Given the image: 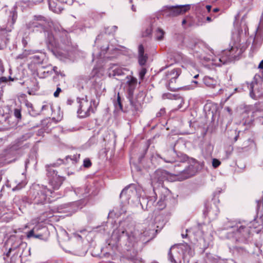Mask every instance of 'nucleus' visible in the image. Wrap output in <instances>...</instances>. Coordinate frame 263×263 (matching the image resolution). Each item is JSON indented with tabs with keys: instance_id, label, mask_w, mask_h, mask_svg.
Instances as JSON below:
<instances>
[{
	"instance_id": "2f4dec72",
	"label": "nucleus",
	"mask_w": 263,
	"mask_h": 263,
	"mask_svg": "<svg viewBox=\"0 0 263 263\" xmlns=\"http://www.w3.org/2000/svg\"><path fill=\"white\" fill-rule=\"evenodd\" d=\"M146 70L145 68H142L139 72V77L142 79L146 73Z\"/></svg>"
},
{
	"instance_id": "3c124183",
	"label": "nucleus",
	"mask_w": 263,
	"mask_h": 263,
	"mask_svg": "<svg viewBox=\"0 0 263 263\" xmlns=\"http://www.w3.org/2000/svg\"><path fill=\"white\" fill-rule=\"evenodd\" d=\"M182 237L183 238H186L187 237V234H182Z\"/></svg>"
},
{
	"instance_id": "5701e85b",
	"label": "nucleus",
	"mask_w": 263,
	"mask_h": 263,
	"mask_svg": "<svg viewBox=\"0 0 263 263\" xmlns=\"http://www.w3.org/2000/svg\"><path fill=\"white\" fill-rule=\"evenodd\" d=\"M147 57L144 54L139 55V63L140 65H143L146 62Z\"/></svg>"
},
{
	"instance_id": "bf43d9fd",
	"label": "nucleus",
	"mask_w": 263,
	"mask_h": 263,
	"mask_svg": "<svg viewBox=\"0 0 263 263\" xmlns=\"http://www.w3.org/2000/svg\"><path fill=\"white\" fill-rule=\"evenodd\" d=\"M198 76H199V75H198V74H196V75H195V76L194 77V78H197L198 77Z\"/></svg>"
},
{
	"instance_id": "603ef678",
	"label": "nucleus",
	"mask_w": 263,
	"mask_h": 263,
	"mask_svg": "<svg viewBox=\"0 0 263 263\" xmlns=\"http://www.w3.org/2000/svg\"><path fill=\"white\" fill-rule=\"evenodd\" d=\"M132 9L133 11H136V9L134 7V5H132Z\"/></svg>"
},
{
	"instance_id": "7c9ffc66",
	"label": "nucleus",
	"mask_w": 263,
	"mask_h": 263,
	"mask_svg": "<svg viewBox=\"0 0 263 263\" xmlns=\"http://www.w3.org/2000/svg\"><path fill=\"white\" fill-rule=\"evenodd\" d=\"M91 163L89 159H85L84 160V166L86 167L90 166Z\"/></svg>"
},
{
	"instance_id": "a211bd4d",
	"label": "nucleus",
	"mask_w": 263,
	"mask_h": 263,
	"mask_svg": "<svg viewBox=\"0 0 263 263\" xmlns=\"http://www.w3.org/2000/svg\"><path fill=\"white\" fill-rule=\"evenodd\" d=\"M48 4L49 9L53 12L57 13H59L61 12L62 9H61L60 7L58 6V5L55 3L53 0H49Z\"/></svg>"
},
{
	"instance_id": "a19ab883",
	"label": "nucleus",
	"mask_w": 263,
	"mask_h": 263,
	"mask_svg": "<svg viewBox=\"0 0 263 263\" xmlns=\"http://www.w3.org/2000/svg\"><path fill=\"white\" fill-rule=\"evenodd\" d=\"M165 97H166L167 98H168V99H172V95L170 94V93L164 95L163 97L164 98Z\"/></svg>"
},
{
	"instance_id": "052dcab7",
	"label": "nucleus",
	"mask_w": 263,
	"mask_h": 263,
	"mask_svg": "<svg viewBox=\"0 0 263 263\" xmlns=\"http://www.w3.org/2000/svg\"><path fill=\"white\" fill-rule=\"evenodd\" d=\"M193 82L194 83H195V84H197V83H198V82H197V81H193Z\"/></svg>"
},
{
	"instance_id": "e433bc0d",
	"label": "nucleus",
	"mask_w": 263,
	"mask_h": 263,
	"mask_svg": "<svg viewBox=\"0 0 263 263\" xmlns=\"http://www.w3.org/2000/svg\"><path fill=\"white\" fill-rule=\"evenodd\" d=\"M61 91V89L60 87H58L56 91L54 92V96L58 97L59 95L60 92Z\"/></svg>"
},
{
	"instance_id": "9d476101",
	"label": "nucleus",
	"mask_w": 263,
	"mask_h": 263,
	"mask_svg": "<svg viewBox=\"0 0 263 263\" xmlns=\"http://www.w3.org/2000/svg\"><path fill=\"white\" fill-rule=\"evenodd\" d=\"M219 212V209L215 204H211L207 207L206 210L204 212L205 214L211 219L216 218Z\"/></svg>"
},
{
	"instance_id": "c9c22d12",
	"label": "nucleus",
	"mask_w": 263,
	"mask_h": 263,
	"mask_svg": "<svg viewBox=\"0 0 263 263\" xmlns=\"http://www.w3.org/2000/svg\"><path fill=\"white\" fill-rule=\"evenodd\" d=\"M262 29H263V18L261 20L259 25L257 28V31H258Z\"/></svg>"
},
{
	"instance_id": "412c9836",
	"label": "nucleus",
	"mask_w": 263,
	"mask_h": 263,
	"mask_svg": "<svg viewBox=\"0 0 263 263\" xmlns=\"http://www.w3.org/2000/svg\"><path fill=\"white\" fill-rule=\"evenodd\" d=\"M126 79L127 81L126 82L127 84L129 86V87L132 89L134 88L137 85V81L135 78L131 77L130 76H128L126 77Z\"/></svg>"
},
{
	"instance_id": "f3484780",
	"label": "nucleus",
	"mask_w": 263,
	"mask_h": 263,
	"mask_svg": "<svg viewBox=\"0 0 263 263\" xmlns=\"http://www.w3.org/2000/svg\"><path fill=\"white\" fill-rule=\"evenodd\" d=\"M165 32L163 29L158 27L155 31V37L157 41H161L164 40Z\"/></svg>"
},
{
	"instance_id": "4468645a",
	"label": "nucleus",
	"mask_w": 263,
	"mask_h": 263,
	"mask_svg": "<svg viewBox=\"0 0 263 263\" xmlns=\"http://www.w3.org/2000/svg\"><path fill=\"white\" fill-rule=\"evenodd\" d=\"M204 84L208 87L214 88L219 85L218 81L209 76H205L203 79Z\"/></svg>"
},
{
	"instance_id": "13d9d810",
	"label": "nucleus",
	"mask_w": 263,
	"mask_h": 263,
	"mask_svg": "<svg viewBox=\"0 0 263 263\" xmlns=\"http://www.w3.org/2000/svg\"><path fill=\"white\" fill-rule=\"evenodd\" d=\"M206 20L209 21H211V18L210 17H207Z\"/></svg>"
},
{
	"instance_id": "e2e57ef3",
	"label": "nucleus",
	"mask_w": 263,
	"mask_h": 263,
	"mask_svg": "<svg viewBox=\"0 0 263 263\" xmlns=\"http://www.w3.org/2000/svg\"><path fill=\"white\" fill-rule=\"evenodd\" d=\"M259 202H262V203H263V198H262V200L259 201Z\"/></svg>"
},
{
	"instance_id": "a878e982",
	"label": "nucleus",
	"mask_w": 263,
	"mask_h": 263,
	"mask_svg": "<svg viewBox=\"0 0 263 263\" xmlns=\"http://www.w3.org/2000/svg\"><path fill=\"white\" fill-rule=\"evenodd\" d=\"M11 21H12L11 23L12 24H14L16 21V17H17L16 12L14 8V10H13L11 12Z\"/></svg>"
},
{
	"instance_id": "c756f323",
	"label": "nucleus",
	"mask_w": 263,
	"mask_h": 263,
	"mask_svg": "<svg viewBox=\"0 0 263 263\" xmlns=\"http://www.w3.org/2000/svg\"><path fill=\"white\" fill-rule=\"evenodd\" d=\"M152 32V26H149L147 29H146L145 32L143 33V36H146L151 34Z\"/></svg>"
},
{
	"instance_id": "f257e3e1",
	"label": "nucleus",
	"mask_w": 263,
	"mask_h": 263,
	"mask_svg": "<svg viewBox=\"0 0 263 263\" xmlns=\"http://www.w3.org/2000/svg\"><path fill=\"white\" fill-rule=\"evenodd\" d=\"M244 50L245 49L242 48L233 46L230 50L224 51L222 55H215L209 59L212 60L214 65L220 66L233 60H236Z\"/></svg>"
},
{
	"instance_id": "1a4fd4ad",
	"label": "nucleus",
	"mask_w": 263,
	"mask_h": 263,
	"mask_svg": "<svg viewBox=\"0 0 263 263\" xmlns=\"http://www.w3.org/2000/svg\"><path fill=\"white\" fill-rule=\"evenodd\" d=\"M180 73V70L179 69H173L169 72L167 75L166 78L169 81L168 85L172 89H176L175 87H172V84L176 82V79L178 77Z\"/></svg>"
},
{
	"instance_id": "393cba45",
	"label": "nucleus",
	"mask_w": 263,
	"mask_h": 263,
	"mask_svg": "<svg viewBox=\"0 0 263 263\" xmlns=\"http://www.w3.org/2000/svg\"><path fill=\"white\" fill-rule=\"evenodd\" d=\"M188 170H184L182 173V175L183 176V179H186L189 178L190 177L193 176L194 175L193 173L192 172H188Z\"/></svg>"
},
{
	"instance_id": "b1692460",
	"label": "nucleus",
	"mask_w": 263,
	"mask_h": 263,
	"mask_svg": "<svg viewBox=\"0 0 263 263\" xmlns=\"http://www.w3.org/2000/svg\"><path fill=\"white\" fill-rule=\"evenodd\" d=\"M8 79L5 77L0 78V88H2L5 86L6 83L8 82Z\"/></svg>"
},
{
	"instance_id": "6e6552de",
	"label": "nucleus",
	"mask_w": 263,
	"mask_h": 263,
	"mask_svg": "<svg viewBox=\"0 0 263 263\" xmlns=\"http://www.w3.org/2000/svg\"><path fill=\"white\" fill-rule=\"evenodd\" d=\"M49 23L46 19L41 15H35L27 25L29 28L41 27L44 29L46 24Z\"/></svg>"
},
{
	"instance_id": "8fccbe9b",
	"label": "nucleus",
	"mask_w": 263,
	"mask_h": 263,
	"mask_svg": "<svg viewBox=\"0 0 263 263\" xmlns=\"http://www.w3.org/2000/svg\"><path fill=\"white\" fill-rule=\"evenodd\" d=\"M218 11H219V9H218V8H214V9H213V11H214V12H218Z\"/></svg>"
},
{
	"instance_id": "bb28decb",
	"label": "nucleus",
	"mask_w": 263,
	"mask_h": 263,
	"mask_svg": "<svg viewBox=\"0 0 263 263\" xmlns=\"http://www.w3.org/2000/svg\"><path fill=\"white\" fill-rule=\"evenodd\" d=\"M37 229L36 227H34L33 229H32L31 231H30L27 235V236L28 238H30L31 237H35V234H34V232H36L37 231Z\"/></svg>"
},
{
	"instance_id": "58836bf2",
	"label": "nucleus",
	"mask_w": 263,
	"mask_h": 263,
	"mask_svg": "<svg viewBox=\"0 0 263 263\" xmlns=\"http://www.w3.org/2000/svg\"><path fill=\"white\" fill-rule=\"evenodd\" d=\"M24 185H25V184L22 185L21 183H19L17 184V185L13 189V190L14 191L16 190H19V189H21Z\"/></svg>"
},
{
	"instance_id": "c03bdc74",
	"label": "nucleus",
	"mask_w": 263,
	"mask_h": 263,
	"mask_svg": "<svg viewBox=\"0 0 263 263\" xmlns=\"http://www.w3.org/2000/svg\"><path fill=\"white\" fill-rule=\"evenodd\" d=\"M42 236V235L41 234L35 235L34 238L41 239Z\"/></svg>"
},
{
	"instance_id": "72a5a7b5",
	"label": "nucleus",
	"mask_w": 263,
	"mask_h": 263,
	"mask_svg": "<svg viewBox=\"0 0 263 263\" xmlns=\"http://www.w3.org/2000/svg\"><path fill=\"white\" fill-rule=\"evenodd\" d=\"M256 107L259 111H263V102L259 103L258 104H256Z\"/></svg>"
},
{
	"instance_id": "6e6d98bb",
	"label": "nucleus",
	"mask_w": 263,
	"mask_h": 263,
	"mask_svg": "<svg viewBox=\"0 0 263 263\" xmlns=\"http://www.w3.org/2000/svg\"><path fill=\"white\" fill-rule=\"evenodd\" d=\"M260 122H261L262 124H263V117H261L260 119H259Z\"/></svg>"
},
{
	"instance_id": "473e14b6",
	"label": "nucleus",
	"mask_w": 263,
	"mask_h": 263,
	"mask_svg": "<svg viewBox=\"0 0 263 263\" xmlns=\"http://www.w3.org/2000/svg\"><path fill=\"white\" fill-rule=\"evenodd\" d=\"M139 55L144 54V47L142 45H140L138 48Z\"/></svg>"
},
{
	"instance_id": "ddd939ff",
	"label": "nucleus",
	"mask_w": 263,
	"mask_h": 263,
	"mask_svg": "<svg viewBox=\"0 0 263 263\" xmlns=\"http://www.w3.org/2000/svg\"><path fill=\"white\" fill-rule=\"evenodd\" d=\"M189 47L192 49L194 50L195 52L197 53H199L200 55L199 57L201 58H204L203 56V53L205 52L206 51L202 49L203 47H204V45L202 43H195V44H189Z\"/></svg>"
},
{
	"instance_id": "0e129e2a",
	"label": "nucleus",
	"mask_w": 263,
	"mask_h": 263,
	"mask_svg": "<svg viewBox=\"0 0 263 263\" xmlns=\"http://www.w3.org/2000/svg\"><path fill=\"white\" fill-rule=\"evenodd\" d=\"M43 0H38L37 1H36V2H42Z\"/></svg>"
},
{
	"instance_id": "5fc2aeb1",
	"label": "nucleus",
	"mask_w": 263,
	"mask_h": 263,
	"mask_svg": "<svg viewBox=\"0 0 263 263\" xmlns=\"http://www.w3.org/2000/svg\"><path fill=\"white\" fill-rule=\"evenodd\" d=\"M186 20H183L182 21V24L183 25H184V24H185L186 23Z\"/></svg>"
},
{
	"instance_id": "2eb2a0df",
	"label": "nucleus",
	"mask_w": 263,
	"mask_h": 263,
	"mask_svg": "<svg viewBox=\"0 0 263 263\" xmlns=\"http://www.w3.org/2000/svg\"><path fill=\"white\" fill-rule=\"evenodd\" d=\"M229 228L232 230L233 232H235L236 234H242V235H243L245 230L247 229V228L240 222L237 223L234 225H231Z\"/></svg>"
},
{
	"instance_id": "09e8293b",
	"label": "nucleus",
	"mask_w": 263,
	"mask_h": 263,
	"mask_svg": "<svg viewBox=\"0 0 263 263\" xmlns=\"http://www.w3.org/2000/svg\"><path fill=\"white\" fill-rule=\"evenodd\" d=\"M72 103V101L71 100H67V104L69 105H71Z\"/></svg>"
},
{
	"instance_id": "20e7f679",
	"label": "nucleus",
	"mask_w": 263,
	"mask_h": 263,
	"mask_svg": "<svg viewBox=\"0 0 263 263\" xmlns=\"http://www.w3.org/2000/svg\"><path fill=\"white\" fill-rule=\"evenodd\" d=\"M152 185L159 186L164 180L169 181H175L176 176L168 173L167 172L158 170L153 174L151 177Z\"/></svg>"
},
{
	"instance_id": "aec40b11",
	"label": "nucleus",
	"mask_w": 263,
	"mask_h": 263,
	"mask_svg": "<svg viewBox=\"0 0 263 263\" xmlns=\"http://www.w3.org/2000/svg\"><path fill=\"white\" fill-rule=\"evenodd\" d=\"M130 104L132 107V109L136 111H140L142 108L141 104L140 101L136 100H133L130 101Z\"/></svg>"
},
{
	"instance_id": "4be33fe9",
	"label": "nucleus",
	"mask_w": 263,
	"mask_h": 263,
	"mask_svg": "<svg viewBox=\"0 0 263 263\" xmlns=\"http://www.w3.org/2000/svg\"><path fill=\"white\" fill-rule=\"evenodd\" d=\"M115 106L117 110H122V105L121 102V98L119 93L118 94L117 101L115 102Z\"/></svg>"
},
{
	"instance_id": "cd10ccee",
	"label": "nucleus",
	"mask_w": 263,
	"mask_h": 263,
	"mask_svg": "<svg viewBox=\"0 0 263 263\" xmlns=\"http://www.w3.org/2000/svg\"><path fill=\"white\" fill-rule=\"evenodd\" d=\"M14 115L17 119L21 118V112L20 108H15L14 110Z\"/></svg>"
},
{
	"instance_id": "dca6fc26",
	"label": "nucleus",
	"mask_w": 263,
	"mask_h": 263,
	"mask_svg": "<svg viewBox=\"0 0 263 263\" xmlns=\"http://www.w3.org/2000/svg\"><path fill=\"white\" fill-rule=\"evenodd\" d=\"M46 42L49 48H58L59 46L57 41L55 40L52 33H48Z\"/></svg>"
},
{
	"instance_id": "49530a36",
	"label": "nucleus",
	"mask_w": 263,
	"mask_h": 263,
	"mask_svg": "<svg viewBox=\"0 0 263 263\" xmlns=\"http://www.w3.org/2000/svg\"><path fill=\"white\" fill-rule=\"evenodd\" d=\"M206 9H207V10H208V11L209 12V11H210L211 9V6H210V5H207V6H206Z\"/></svg>"
},
{
	"instance_id": "774afa93",
	"label": "nucleus",
	"mask_w": 263,
	"mask_h": 263,
	"mask_svg": "<svg viewBox=\"0 0 263 263\" xmlns=\"http://www.w3.org/2000/svg\"><path fill=\"white\" fill-rule=\"evenodd\" d=\"M191 168H193V166H190V167H189V169H190V170Z\"/></svg>"
},
{
	"instance_id": "9b49d317",
	"label": "nucleus",
	"mask_w": 263,
	"mask_h": 263,
	"mask_svg": "<svg viewBox=\"0 0 263 263\" xmlns=\"http://www.w3.org/2000/svg\"><path fill=\"white\" fill-rule=\"evenodd\" d=\"M127 69L124 68L118 67V66L113 65L109 72V76L111 77L121 76L125 74V71H127Z\"/></svg>"
},
{
	"instance_id": "338daca9",
	"label": "nucleus",
	"mask_w": 263,
	"mask_h": 263,
	"mask_svg": "<svg viewBox=\"0 0 263 263\" xmlns=\"http://www.w3.org/2000/svg\"><path fill=\"white\" fill-rule=\"evenodd\" d=\"M237 136H236V137L235 138V141H237Z\"/></svg>"
},
{
	"instance_id": "79ce46f5",
	"label": "nucleus",
	"mask_w": 263,
	"mask_h": 263,
	"mask_svg": "<svg viewBox=\"0 0 263 263\" xmlns=\"http://www.w3.org/2000/svg\"><path fill=\"white\" fill-rule=\"evenodd\" d=\"M258 67L260 69H263V60L260 62Z\"/></svg>"
},
{
	"instance_id": "6ab92c4d",
	"label": "nucleus",
	"mask_w": 263,
	"mask_h": 263,
	"mask_svg": "<svg viewBox=\"0 0 263 263\" xmlns=\"http://www.w3.org/2000/svg\"><path fill=\"white\" fill-rule=\"evenodd\" d=\"M167 157L164 158V160L166 162L173 163L175 161V156L176 154L174 150L171 149L166 153Z\"/></svg>"
},
{
	"instance_id": "c85d7f7f",
	"label": "nucleus",
	"mask_w": 263,
	"mask_h": 263,
	"mask_svg": "<svg viewBox=\"0 0 263 263\" xmlns=\"http://www.w3.org/2000/svg\"><path fill=\"white\" fill-rule=\"evenodd\" d=\"M221 162L219 160L217 159H213L212 160V165L214 168H216L219 166Z\"/></svg>"
},
{
	"instance_id": "4c0bfd02",
	"label": "nucleus",
	"mask_w": 263,
	"mask_h": 263,
	"mask_svg": "<svg viewBox=\"0 0 263 263\" xmlns=\"http://www.w3.org/2000/svg\"><path fill=\"white\" fill-rule=\"evenodd\" d=\"M59 2L63 3L72 4L73 0H58Z\"/></svg>"
},
{
	"instance_id": "f8f14e48",
	"label": "nucleus",
	"mask_w": 263,
	"mask_h": 263,
	"mask_svg": "<svg viewBox=\"0 0 263 263\" xmlns=\"http://www.w3.org/2000/svg\"><path fill=\"white\" fill-rule=\"evenodd\" d=\"M52 194V192L50 190H48L46 188H44L43 190L41 191V193L38 194L39 197H35V202L37 203H42L45 202L46 200L47 196L50 195Z\"/></svg>"
},
{
	"instance_id": "37998d69",
	"label": "nucleus",
	"mask_w": 263,
	"mask_h": 263,
	"mask_svg": "<svg viewBox=\"0 0 263 263\" xmlns=\"http://www.w3.org/2000/svg\"><path fill=\"white\" fill-rule=\"evenodd\" d=\"M177 101L178 102V103L181 104L183 102V100L182 98H179L178 100L174 102V103H176V102Z\"/></svg>"
},
{
	"instance_id": "0eeeda50",
	"label": "nucleus",
	"mask_w": 263,
	"mask_h": 263,
	"mask_svg": "<svg viewBox=\"0 0 263 263\" xmlns=\"http://www.w3.org/2000/svg\"><path fill=\"white\" fill-rule=\"evenodd\" d=\"M134 228L132 226H127L123 230H119L123 235L126 233V237L128 241V245H133L135 242H137L141 237V234L138 231L133 230Z\"/></svg>"
},
{
	"instance_id": "ea45409f",
	"label": "nucleus",
	"mask_w": 263,
	"mask_h": 263,
	"mask_svg": "<svg viewBox=\"0 0 263 263\" xmlns=\"http://www.w3.org/2000/svg\"><path fill=\"white\" fill-rule=\"evenodd\" d=\"M49 107H51V106L49 104L44 105L42 107V110H44L47 109Z\"/></svg>"
},
{
	"instance_id": "a18cd8bd",
	"label": "nucleus",
	"mask_w": 263,
	"mask_h": 263,
	"mask_svg": "<svg viewBox=\"0 0 263 263\" xmlns=\"http://www.w3.org/2000/svg\"><path fill=\"white\" fill-rule=\"evenodd\" d=\"M225 109H226V110H227V111L228 112H229V113H231V109H230V108L229 107H226V108H225Z\"/></svg>"
},
{
	"instance_id": "f704fd0d",
	"label": "nucleus",
	"mask_w": 263,
	"mask_h": 263,
	"mask_svg": "<svg viewBox=\"0 0 263 263\" xmlns=\"http://www.w3.org/2000/svg\"><path fill=\"white\" fill-rule=\"evenodd\" d=\"M253 84H251V90H250V96L251 98H252L253 99H256L257 98V96L254 94V93L253 92Z\"/></svg>"
},
{
	"instance_id": "69168bd1",
	"label": "nucleus",
	"mask_w": 263,
	"mask_h": 263,
	"mask_svg": "<svg viewBox=\"0 0 263 263\" xmlns=\"http://www.w3.org/2000/svg\"><path fill=\"white\" fill-rule=\"evenodd\" d=\"M210 52L212 53V54H214V52H213V50H210Z\"/></svg>"
},
{
	"instance_id": "de8ad7c7",
	"label": "nucleus",
	"mask_w": 263,
	"mask_h": 263,
	"mask_svg": "<svg viewBox=\"0 0 263 263\" xmlns=\"http://www.w3.org/2000/svg\"><path fill=\"white\" fill-rule=\"evenodd\" d=\"M168 255H169L170 258H171V261H173V258H172V254H171V250H170V252H169V253H168Z\"/></svg>"
},
{
	"instance_id": "f03ea898",
	"label": "nucleus",
	"mask_w": 263,
	"mask_h": 263,
	"mask_svg": "<svg viewBox=\"0 0 263 263\" xmlns=\"http://www.w3.org/2000/svg\"><path fill=\"white\" fill-rule=\"evenodd\" d=\"M142 191L140 189H136L134 185H130L129 186L125 187L122 190L120 194V198L125 200H128L134 197H137L139 199V202L140 205L143 208L144 204H146V208H147L148 204H150V201H147V199L144 198L143 197H142L141 199L139 196L142 195Z\"/></svg>"
},
{
	"instance_id": "680f3d73",
	"label": "nucleus",
	"mask_w": 263,
	"mask_h": 263,
	"mask_svg": "<svg viewBox=\"0 0 263 263\" xmlns=\"http://www.w3.org/2000/svg\"><path fill=\"white\" fill-rule=\"evenodd\" d=\"M113 28H114L115 30H116V29L117 28V27L116 26H113Z\"/></svg>"
},
{
	"instance_id": "423d86ee",
	"label": "nucleus",
	"mask_w": 263,
	"mask_h": 263,
	"mask_svg": "<svg viewBox=\"0 0 263 263\" xmlns=\"http://www.w3.org/2000/svg\"><path fill=\"white\" fill-rule=\"evenodd\" d=\"M190 9V5H177L176 6H165L163 8V11L168 16H176L182 14Z\"/></svg>"
},
{
	"instance_id": "4d7b16f0",
	"label": "nucleus",
	"mask_w": 263,
	"mask_h": 263,
	"mask_svg": "<svg viewBox=\"0 0 263 263\" xmlns=\"http://www.w3.org/2000/svg\"><path fill=\"white\" fill-rule=\"evenodd\" d=\"M9 80L10 81H13L14 80V79L10 77H9Z\"/></svg>"
},
{
	"instance_id": "7ed1b4c3",
	"label": "nucleus",
	"mask_w": 263,
	"mask_h": 263,
	"mask_svg": "<svg viewBox=\"0 0 263 263\" xmlns=\"http://www.w3.org/2000/svg\"><path fill=\"white\" fill-rule=\"evenodd\" d=\"M77 101L78 103L77 113L80 117H86L89 116L91 112L93 111L92 101H88L86 96L77 98Z\"/></svg>"
},
{
	"instance_id": "864d4df0",
	"label": "nucleus",
	"mask_w": 263,
	"mask_h": 263,
	"mask_svg": "<svg viewBox=\"0 0 263 263\" xmlns=\"http://www.w3.org/2000/svg\"><path fill=\"white\" fill-rule=\"evenodd\" d=\"M81 189H78V191H75V193L76 194L77 193H80V191Z\"/></svg>"
},
{
	"instance_id": "39448f33",
	"label": "nucleus",
	"mask_w": 263,
	"mask_h": 263,
	"mask_svg": "<svg viewBox=\"0 0 263 263\" xmlns=\"http://www.w3.org/2000/svg\"><path fill=\"white\" fill-rule=\"evenodd\" d=\"M55 164H54L51 166H49L47 168V175L49 178V181L50 184L52 186L53 189L58 190L63 181L64 177L58 174V172L53 169V167Z\"/></svg>"
}]
</instances>
